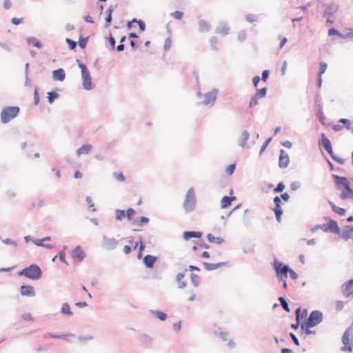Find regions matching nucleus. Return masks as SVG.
Returning a JSON list of instances; mask_svg holds the SVG:
<instances>
[{"instance_id":"obj_1","label":"nucleus","mask_w":353,"mask_h":353,"mask_svg":"<svg viewBox=\"0 0 353 353\" xmlns=\"http://www.w3.org/2000/svg\"><path fill=\"white\" fill-rule=\"evenodd\" d=\"M18 275L24 276L33 281H37L41 277L42 271L38 265L31 264L28 267H26L22 270L19 271Z\"/></svg>"},{"instance_id":"obj_2","label":"nucleus","mask_w":353,"mask_h":353,"mask_svg":"<svg viewBox=\"0 0 353 353\" xmlns=\"http://www.w3.org/2000/svg\"><path fill=\"white\" fill-rule=\"evenodd\" d=\"M321 8L323 17L326 18V23L333 24L334 19H332V17L338 12L339 6L336 3H324L321 4Z\"/></svg>"},{"instance_id":"obj_3","label":"nucleus","mask_w":353,"mask_h":353,"mask_svg":"<svg viewBox=\"0 0 353 353\" xmlns=\"http://www.w3.org/2000/svg\"><path fill=\"white\" fill-rule=\"evenodd\" d=\"M323 321V313L319 310H313L308 318L301 326L302 330L313 327Z\"/></svg>"},{"instance_id":"obj_4","label":"nucleus","mask_w":353,"mask_h":353,"mask_svg":"<svg viewBox=\"0 0 353 353\" xmlns=\"http://www.w3.org/2000/svg\"><path fill=\"white\" fill-rule=\"evenodd\" d=\"M20 108L18 106H5L1 112V121L3 123H8L14 119L19 114Z\"/></svg>"},{"instance_id":"obj_5","label":"nucleus","mask_w":353,"mask_h":353,"mask_svg":"<svg viewBox=\"0 0 353 353\" xmlns=\"http://www.w3.org/2000/svg\"><path fill=\"white\" fill-rule=\"evenodd\" d=\"M184 210L185 212L189 213L192 212L195 209L196 206V196L193 188L188 189L185 200L183 204Z\"/></svg>"},{"instance_id":"obj_6","label":"nucleus","mask_w":353,"mask_h":353,"mask_svg":"<svg viewBox=\"0 0 353 353\" xmlns=\"http://www.w3.org/2000/svg\"><path fill=\"white\" fill-rule=\"evenodd\" d=\"M273 268L278 280H283L287 279L288 272L290 269L288 265L284 264L278 260H274L273 263Z\"/></svg>"},{"instance_id":"obj_7","label":"nucleus","mask_w":353,"mask_h":353,"mask_svg":"<svg viewBox=\"0 0 353 353\" xmlns=\"http://www.w3.org/2000/svg\"><path fill=\"white\" fill-rule=\"evenodd\" d=\"M267 91L268 89L266 87L256 90V93L250 99L249 107L253 108L256 106L258 104V100L265 97Z\"/></svg>"},{"instance_id":"obj_8","label":"nucleus","mask_w":353,"mask_h":353,"mask_svg":"<svg viewBox=\"0 0 353 353\" xmlns=\"http://www.w3.org/2000/svg\"><path fill=\"white\" fill-rule=\"evenodd\" d=\"M218 90L216 89H214L212 91L208 92L204 94V100L203 101V103L204 105H211L212 106L214 104V102L216 99Z\"/></svg>"},{"instance_id":"obj_9","label":"nucleus","mask_w":353,"mask_h":353,"mask_svg":"<svg viewBox=\"0 0 353 353\" xmlns=\"http://www.w3.org/2000/svg\"><path fill=\"white\" fill-rule=\"evenodd\" d=\"M325 219L329 220L328 224H326V232L336 234L340 236V234H341L342 230L339 228L337 222L328 218H325Z\"/></svg>"},{"instance_id":"obj_10","label":"nucleus","mask_w":353,"mask_h":353,"mask_svg":"<svg viewBox=\"0 0 353 353\" xmlns=\"http://www.w3.org/2000/svg\"><path fill=\"white\" fill-rule=\"evenodd\" d=\"M118 245V241H117L113 237H108L107 236H103V248L106 250H114L117 248Z\"/></svg>"},{"instance_id":"obj_11","label":"nucleus","mask_w":353,"mask_h":353,"mask_svg":"<svg viewBox=\"0 0 353 353\" xmlns=\"http://www.w3.org/2000/svg\"><path fill=\"white\" fill-rule=\"evenodd\" d=\"M341 292L343 295L347 297L353 296V279L349 280L342 285Z\"/></svg>"},{"instance_id":"obj_12","label":"nucleus","mask_w":353,"mask_h":353,"mask_svg":"<svg viewBox=\"0 0 353 353\" xmlns=\"http://www.w3.org/2000/svg\"><path fill=\"white\" fill-rule=\"evenodd\" d=\"M290 159L288 154L285 152L284 150H280L279 166L280 168H285L288 166Z\"/></svg>"},{"instance_id":"obj_13","label":"nucleus","mask_w":353,"mask_h":353,"mask_svg":"<svg viewBox=\"0 0 353 353\" xmlns=\"http://www.w3.org/2000/svg\"><path fill=\"white\" fill-rule=\"evenodd\" d=\"M83 79V88L85 90H90L92 89V79L90 72L87 71L81 74Z\"/></svg>"},{"instance_id":"obj_14","label":"nucleus","mask_w":353,"mask_h":353,"mask_svg":"<svg viewBox=\"0 0 353 353\" xmlns=\"http://www.w3.org/2000/svg\"><path fill=\"white\" fill-rule=\"evenodd\" d=\"M85 256L84 251L81 249L80 245L75 247L72 251V258L77 262H81Z\"/></svg>"},{"instance_id":"obj_15","label":"nucleus","mask_w":353,"mask_h":353,"mask_svg":"<svg viewBox=\"0 0 353 353\" xmlns=\"http://www.w3.org/2000/svg\"><path fill=\"white\" fill-rule=\"evenodd\" d=\"M20 293L22 296L32 297L35 296V291L32 285H23L20 288Z\"/></svg>"},{"instance_id":"obj_16","label":"nucleus","mask_w":353,"mask_h":353,"mask_svg":"<svg viewBox=\"0 0 353 353\" xmlns=\"http://www.w3.org/2000/svg\"><path fill=\"white\" fill-rule=\"evenodd\" d=\"M319 145L323 146L324 149L329 153L330 152H332V147L330 141L329 139L325 136V134L322 133L321 134V141H319Z\"/></svg>"},{"instance_id":"obj_17","label":"nucleus","mask_w":353,"mask_h":353,"mask_svg":"<svg viewBox=\"0 0 353 353\" xmlns=\"http://www.w3.org/2000/svg\"><path fill=\"white\" fill-rule=\"evenodd\" d=\"M353 236V226L351 225H345L342 231L341 234H340V237L347 241L350 239Z\"/></svg>"},{"instance_id":"obj_18","label":"nucleus","mask_w":353,"mask_h":353,"mask_svg":"<svg viewBox=\"0 0 353 353\" xmlns=\"http://www.w3.org/2000/svg\"><path fill=\"white\" fill-rule=\"evenodd\" d=\"M157 261V257L150 254H147L143 257V263L147 268H153Z\"/></svg>"},{"instance_id":"obj_19","label":"nucleus","mask_w":353,"mask_h":353,"mask_svg":"<svg viewBox=\"0 0 353 353\" xmlns=\"http://www.w3.org/2000/svg\"><path fill=\"white\" fill-rule=\"evenodd\" d=\"M228 264V262H219L216 263H211L207 262H203V265L205 269L208 271H213L219 268L225 266Z\"/></svg>"},{"instance_id":"obj_20","label":"nucleus","mask_w":353,"mask_h":353,"mask_svg":"<svg viewBox=\"0 0 353 353\" xmlns=\"http://www.w3.org/2000/svg\"><path fill=\"white\" fill-rule=\"evenodd\" d=\"M139 341L145 347H151L153 343V338L147 334H142L139 336Z\"/></svg>"},{"instance_id":"obj_21","label":"nucleus","mask_w":353,"mask_h":353,"mask_svg":"<svg viewBox=\"0 0 353 353\" xmlns=\"http://www.w3.org/2000/svg\"><path fill=\"white\" fill-rule=\"evenodd\" d=\"M198 26V30L200 32H208L211 30L210 23L204 19H199Z\"/></svg>"},{"instance_id":"obj_22","label":"nucleus","mask_w":353,"mask_h":353,"mask_svg":"<svg viewBox=\"0 0 353 353\" xmlns=\"http://www.w3.org/2000/svg\"><path fill=\"white\" fill-rule=\"evenodd\" d=\"M230 30V28L228 24L225 22H220L219 25L216 27L215 32L216 34H222L225 36L228 34Z\"/></svg>"},{"instance_id":"obj_23","label":"nucleus","mask_w":353,"mask_h":353,"mask_svg":"<svg viewBox=\"0 0 353 353\" xmlns=\"http://www.w3.org/2000/svg\"><path fill=\"white\" fill-rule=\"evenodd\" d=\"M52 78L54 81H63L65 78V73L63 68H59L52 72Z\"/></svg>"},{"instance_id":"obj_24","label":"nucleus","mask_w":353,"mask_h":353,"mask_svg":"<svg viewBox=\"0 0 353 353\" xmlns=\"http://www.w3.org/2000/svg\"><path fill=\"white\" fill-rule=\"evenodd\" d=\"M344 189L345 190L346 192H343L341 194V195H340L341 199L343 200H345L347 199L352 198L353 197V190L351 188V187L350 185V181L348 182V183L345 184Z\"/></svg>"},{"instance_id":"obj_25","label":"nucleus","mask_w":353,"mask_h":353,"mask_svg":"<svg viewBox=\"0 0 353 353\" xmlns=\"http://www.w3.org/2000/svg\"><path fill=\"white\" fill-rule=\"evenodd\" d=\"M188 271V269H185L184 272H179L176 276V281L178 284L179 288H184L187 285V282L183 281V279L185 277V273Z\"/></svg>"},{"instance_id":"obj_26","label":"nucleus","mask_w":353,"mask_h":353,"mask_svg":"<svg viewBox=\"0 0 353 353\" xmlns=\"http://www.w3.org/2000/svg\"><path fill=\"white\" fill-rule=\"evenodd\" d=\"M202 236V232L197 231H185L183 234V237L185 240H189L192 238L199 239Z\"/></svg>"},{"instance_id":"obj_27","label":"nucleus","mask_w":353,"mask_h":353,"mask_svg":"<svg viewBox=\"0 0 353 353\" xmlns=\"http://www.w3.org/2000/svg\"><path fill=\"white\" fill-rule=\"evenodd\" d=\"M92 148V145L84 144L77 150V154L78 156H81L82 154H87L91 151Z\"/></svg>"},{"instance_id":"obj_28","label":"nucleus","mask_w":353,"mask_h":353,"mask_svg":"<svg viewBox=\"0 0 353 353\" xmlns=\"http://www.w3.org/2000/svg\"><path fill=\"white\" fill-rule=\"evenodd\" d=\"M235 199H236L235 196H224L222 198L221 201V208H228L231 205L232 201Z\"/></svg>"},{"instance_id":"obj_29","label":"nucleus","mask_w":353,"mask_h":353,"mask_svg":"<svg viewBox=\"0 0 353 353\" xmlns=\"http://www.w3.org/2000/svg\"><path fill=\"white\" fill-rule=\"evenodd\" d=\"M149 312L155 316L157 319L161 320V321H165L168 318V315L159 310H150Z\"/></svg>"},{"instance_id":"obj_30","label":"nucleus","mask_w":353,"mask_h":353,"mask_svg":"<svg viewBox=\"0 0 353 353\" xmlns=\"http://www.w3.org/2000/svg\"><path fill=\"white\" fill-rule=\"evenodd\" d=\"M250 138V133L248 130H244L242 132L241 134V139L239 141V145L242 147L245 148L247 145V142Z\"/></svg>"},{"instance_id":"obj_31","label":"nucleus","mask_w":353,"mask_h":353,"mask_svg":"<svg viewBox=\"0 0 353 353\" xmlns=\"http://www.w3.org/2000/svg\"><path fill=\"white\" fill-rule=\"evenodd\" d=\"M307 314V311L306 309H304L301 312V307H298L295 311L296 320L298 322H300L301 319L305 318Z\"/></svg>"},{"instance_id":"obj_32","label":"nucleus","mask_w":353,"mask_h":353,"mask_svg":"<svg viewBox=\"0 0 353 353\" xmlns=\"http://www.w3.org/2000/svg\"><path fill=\"white\" fill-rule=\"evenodd\" d=\"M332 177L335 180V183L337 185H341L345 187L346 183H348L349 181L345 176H340L336 174H332Z\"/></svg>"},{"instance_id":"obj_33","label":"nucleus","mask_w":353,"mask_h":353,"mask_svg":"<svg viewBox=\"0 0 353 353\" xmlns=\"http://www.w3.org/2000/svg\"><path fill=\"white\" fill-rule=\"evenodd\" d=\"M26 41H27L28 44L32 45L33 46H34L37 48H41L42 47L41 43L38 39H37L35 37H28L26 39Z\"/></svg>"},{"instance_id":"obj_34","label":"nucleus","mask_w":353,"mask_h":353,"mask_svg":"<svg viewBox=\"0 0 353 353\" xmlns=\"http://www.w3.org/2000/svg\"><path fill=\"white\" fill-rule=\"evenodd\" d=\"M207 239L210 243H215L217 244H221L224 240L221 237H215L211 233L207 234Z\"/></svg>"},{"instance_id":"obj_35","label":"nucleus","mask_w":353,"mask_h":353,"mask_svg":"<svg viewBox=\"0 0 353 353\" xmlns=\"http://www.w3.org/2000/svg\"><path fill=\"white\" fill-rule=\"evenodd\" d=\"M48 334L51 338L62 339L65 340V341H68V336H74V335L72 334H54V333L49 332Z\"/></svg>"},{"instance_id":"obj_36","label":"nucleus","mask_w":353,"mask_h":353,"mask_svg":"<svg viewBox=\"0 0 353 353\" xmlns=\"http://www.w3.org/2000/svg\"><path fill=\"white\" fill-rule=\"evenodd\" d=\"M59 94L56 91H51L48 92V101L49 103L52 104L55 99H58Z\"/></svg>"},{"instance_id":"obj_37","label":"nucleus","mask_w":353,"mask_h":353,"mask_svg":"<svg viewBox=\"0 0 353 353\" xmlns=\"http://www.w3.org/2000/svg\"><path fill=\"white\" fill-rule=\"evenodd\" d=\"M61 312L63 314L72 316V312L70 310V307L68 303H64L62 304L61 308Z\"/></svg>"},{"instance_id":"obj_38","label":"nucleus","mask_w":353,"mask_h":353,"mask_svg":"<svg viewBox=\"0 0 353 353\" xmlns=\"http://www.w3.org/2000/svg\"><path fill=\"white\" fill-rule=\"evenodd\" d=\"M190 279L192 285L194 287H198L201 281V278L199 276H198L196 274L192 273L190 274Z\"/></svg>"},{"instance_id":"obj_39","label":"nucleus","mask_w":353,"mask_h":353,"mask_svg":"<svg viewBox=\"0 0 353 353\" xmlns=\"http://www.w3.org/2000/svg\"><path fill=\"white\" fill-rule=\"evenodd\" d=\"M114 213L117 221H122L125 217V212L123 210L116 209Z\"/></svg>"},{"instance_id":"obj_40","label":"nucleus","mask_w":353,"mask_h":353,"mask_svg":"<svg viewBox=\"0 0 353 353\" xmlns=\"http://www.w3.org/2000/svg\"><path fill=\"white\" fill-rule=\"evenodd\" d=\"M278 300L280 302V304H281V307H283V309L285 312H290V310L288 303L287 301L285 300V299L283 296H280V297H279Z\"/></svg>"},{"instance_id":"obj_41","label":"nucleus","mask_w":353,"mask_h":353,"mask_svg":"<svg viewBox=\"0 0 353 353\" xmlns=\"http://www.w3.org/2000/svg\"><path fill=\"white\" fill-rule=\"evenodd\" d=\"M149 221L150 220L148 217L141 216V218L139 220L134 221L133 223L141 227L143 225L147 224L149 222Z\"/></svg>"},{"instance_id":"obj_42","label":"nucleus","mask_w":353,"mask_h":353,"mask_svg":"<svg viewBox=\"0 0 353 353\" xmlns=\"http://www.w3.org/2000/svg\"><path fill=\"white\" fill-rule=\"evenodd\" d=\"M351 327L347 328L343 333L342 336V342L343 345L349 344V336H350V330Z\"/></svg>"},{"instance_id":"obj_43","label":"nucleus","mask_w":353,"mask_h":353,"mask_svg":"<svg viewBox=\"0 0 353 353\" xmlns=\"http://www.w3.org/2000/svg\"><path fill=\"white\" fill-rule=\"evenodd\" d=\"M218 39L216 37H212L210 39V44L212 49L219 50L217 47Z\"/></svg>"},{"instance_id":"obj_44","label":"nucleus","mask_w":353,"mask_h":353,"mask_svg":"<svg viewBox=\"0 0 353 353\" xmlns=\"http://www.w3.org/2000/svg\"><path fill=\"white\" fill-rule=\"evenodd\" d=\"M125 212V217L128 221H131L135 214V210L133 208H128Z\"/></svg>"},{"instance_id":"obj_45","label":"nucleus","mask_w":353,"mask_h":353,"mask_svg":"<svg viewBox=\"0 0 353 353\" xmlns=\"http://www.w3.org/2000/svg\"><path fill=\"white\" fill-rule=\"evenodd\" d=\"M332 210H333V212H334L335 213H336L341 216L345 215V212H346L345 209L338 207L336 205H334Z\"/></svg>"},{"instance_id":"obj_46","label":"nucleus","mask_w":353,"mask_h":353,"mask_svg":"<svg viewBox=\"0 0 353 353\" xmlns=\"http://www.w3.org/2000/svg\"><path fill=\"white\" fill-rule=\"evenodd\" d=\"M88 40V37H80L79 42H78L79 47L82 49L85 48L86 47Z\"/></svg>"},{"instance_id":"obj_47","label":"nucleus","mask_w":353,"mask_h":353,"mask_svg":"<svg viewBox=\"0 0 353 353\" xmlns=\"http://www.w3.org/2000/svg\"><path fill=\"white\" fill-rule=\"evenodd\" d=\"M285 184L283 181H281L278 183L276 187L274 189V192L276 193L282 192L285 189Z\"/></svg>"},{"instance_id":"obj_48","label":"nucleus","mask_w":353,"mask_h":353,"mask_svg":"<svg viewBox=\"0 0 353 353\" xmlns=\"http://www.w3.org/2000/svg\"><path fill=\"white\" fill-rule=\"evenodd\" d=\"M327 65L325 62L320 63V68L318 72V76H322V74L325 72L327 69Z\"/></svg>"},{"instance_id":"obj_49","label":"nucleus","mask_w":353,"mask_h":353,"mask_svg":"<svg viewBox=\"0 0 353 353\" xmlns=\"http://www.w3.org/2000/svg\"><path fill=\"white\" fill-rule=\"evenodd\" d=\"M66 249V246H63V249L59 252V260L65 264H68L67 261H65V250Z\"/></svg>"},{"instance_id":"obj_50","label":"nucleus","mask_w":353,"mask_h":353,"mask_svg":"<svg viewBox=\"0 0 353 353\" xmlns=\"http://www.w3.org/2000/svg\"><path fill=\"white\" fill-rule=\"evenodd\" d=\"M271 141H272V137H270V138L267 139L266 141L263 143V144L262 145V146L261 148L260 152H259L260 155H261L262 153L265 151V150L266 149V148L268 147V145H269V143H270Z\"/></svg>"},{"instance_id":"obj_51","label":"nucleus","mask_w":353,"mask_h":353,"mask_svg":"<svg viewBox=\"0 0 353 353\" xmlns=\"http://www.w3.org/2000/svg\"><path fill=\"white\" fill-rule=\"evenodd\" d=\"M216 334H218L223 341H226L228 339V333L227 332L219 331L218 332L216 331Z\"/></svg>"},{"instance_id":"obj_52","label":"nucleus","mask_w":353,"mask_h":353,"mask_svg":"<svg viewBox=\"0 0 353 353\" xmlns=\"http://www.w3.org/2000/svg\"><path fill=\"white\" fill-rule=\"evenodd\" d=\"M1 241L4 244L10 245H12L13 247H17V243L15 241L10 239H1Z\"/></svg>"},{"instance_id":"obj_53","label":"nucleus","mask_w":353,"mask_h":353,"mask_svg":"<svg viewBox=\"0 0 353 353\" xmlns=\"http://www.w3.org/2000/svg\"><path fill=\"white\" fill-rule=\"evenodd\" d=\"M65 41L66 43L68 44V47L70 50H74L75 49L76 46H77V42L69 39V38H67L65 39Z\"/></svg>"},{"instance_id":"obj_54","label":"nucleus","mask_w":353,"mask_h":353,"mask_svg":"<svg viewBox=\"0 0 353 353\" xmlns=\"http://www.w3.org/2000/svg\"><path fill=\"white\" fill-rule=\"evenodd\" d=\"M339 37L344 39H350L353 37V30L352 32L343 34L341 32H339V34L338 35Z\"/></svg>"},{"instance_id":"obj_55","label":"nucleus","mask_w":353,"mask_h":353,"mask_svg":"<svg viewBox=\"0 0 353 353\" xmlns=\"http://www.w3.org/2000/svg\"><path fill=\"white\" fill-rule=\"evenodd\" d=\"M0 48H3L4 50L7 52L12 51L11 46L9 43H3L0 41Z\"/></svg>"},{"instance_id":"obj_56","label":"nucleus","mask_w":353,"mask_h":353,"mask_svg":"<svg viewBox=\"0 0 353 353\" xmlns=\"http://www.w3.org/2000/svg\"><path fill=\"white\" fill-rule=\"evenodd\" d=\"M319 229H321L323 232H326V224L316 225L314 228H312L311 230L312 232H314Z\"/></svg>"},{"instance_id":"obj_57","label":"nucleus","mask_w":353,"mask_h":353,"mask_svg":"<svg viewBox=\"0 0 353 353\" xmlns=\"http://www.w3.org/2000/svg\"><path fill=\"white\" fill-rule=\"evenodd\" d=\"M246 37H247V32L245 30H242L238 33V39L240 41H244L246 39Z\"/></svg>"},{"instance_id":"obj_58","label":"nucleus","mask_w":353,"mask_h":353,"mask_svg":"<svg viewBox=\"0 0 353 353\" xmlns=\"http://www.w3.org/2000/svg\"><path fill=\"white\" fill-rule=\"evenodd\" d=\"M113 176L117 180L119 181H124L125 179L124 175L121 172H114Z\"/></svg>"},{"instance_id":"obj_59","label":"nucleus","mask_w":353,"mask_h":353,"mask_svg":"<svg viewBox=\"0 0 353 353\" xmlns=\"http://www.w3.org/2000/svg\"><path fill=\"white\" fill-rule=\"evenodd\" d=\"M171 15L176 19L180 20L183 16V13L181 11L177 10L171 14Z\"/></svg>"},{"instance_id":"obj_60","label":"nucleus","mask_w":353,"mask_h":353,"mask_svg":"<svg viewBox=\"0 0 353 353\" xmlns=\"http://www.w3.org/2000/svg\"><path fill=\"white\" fill-rule=\"evenodd\" d=\"M194 242L202 248L208 249L210 248V246L203 240L194 241Z\"/></svg>"},{"instance_id":"obj_61","label":"nucleus","mask_w":353,"mask_h":353,"mask_svg":"<svg viewBox=\"0 0 353 353\" xmlns=\"http://www.w3.org/2000/svg\"><path fill=\"white\" fill-rule=\"evenodd\" d=\"M339 123H343V125H345V127L350 130L351 129V123H350V121L347 119H340L339 121Z\"/></svg>"},{"instance_id":"obj_62","label":"nucleus","mask_w":353,"mask_h":353,"mask_svg":"<svg viewBox=\"0 0 353 353\" xmlns=\"http://www.w3.org/2000/svg\"><path fill=\"white\" fill-rule=\"evenodd\" d=\"M235 168H236L235 164L229 165L226 169L227 174L229 175H232L234 173Z\"/></svg>"},{"instance_id":"obj_63","label":"nucleus","mask_w":353,"mask_h":353,"mask_svg":"<svg viewBox=\"0 0 353 353\" xmlns=\"http://www.w3.org/2000/svg\"><path fill=\"white\" fill-rule=\"evenodd\" d=\"M77 63H78V66H79V68L81 69V74H82V73H83V72H85L88 71V68H87L86 65H85L83 63L81 62L79 59H77Z\"/></svg>"},{"instance_id":"obj_64","label":"nucleus","mask_w":353,"mask_h":353,"mask_svg":"<svg viewBox=\"0 0 353 353\" xmlns=\"http://www.w3.org/2000/svg\"><path fill=\"white\" fill-rule=\"evenodd\" d=\"M300 187H301V183L298 181H293L290 184V188L294 191L297 190L298 189L300 188Z\"/></svg>"}]
</instances>
